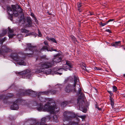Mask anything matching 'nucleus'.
<instances>
[{"mask_svg":"<svg viewBox=\"0 0 125 125\" xmlns=\"http://www.w3.org/2000/svg\"><path fill=\"white\" fill-rule=\"evenodd\" d=\"M26 44L27 47L25 50L29 52L27 53H23L24 55L22 56H20V54L16 52L13 53L11 54V57L12 59L20 65H26L24 57H32L39 53V52L36 50V46H32L30 43H28Z\"/></svg>","mask_w":125,"mask_h":125,"instance_id":"f257e3e1","label":"nucleus"},{"mask_svg":"<svg viewBox=\"0 0 125 125\" xmlns=\"http://www.w3.org/2000/svg\"><path fill=\"white\" fill-rule=\"evenodd\" d=\"M61 56V55L58 53L54 56V58L52 61L43 62L39 64V67L37 69L36 72L47 74L51 73L52 72L51 69L48 68L51 67L61 62L62 59Z\"/></svg>","mask_w":125,"mask_h":125,"instance_id":"f03ea898","label":"nucleus"},{"mask_svg":"<svg viewBox=\"0 0 125 125\" xmlns=\"http://www.w3.org/2000/svg\"><path fill=\"white\" fill-rule=\"evenodd\" d=\"M75 114L72 112L65 111L63 113L62 120L63 123V125H78V123L79 120L76 118L73 121H69L68 123L65 124V123L70 120H72L76 117Z\"/></svg>","mask_w":125,"mask_h":125,"instance_id":"7ed1b4c3","label":"nucleus"},{"mask_svg":"<svg viewBox=\"0 0 125 125\" xmlns=\"http://www.w3.org/2000/svg\"><path fill=\"white\" fill-rule=\"evenodd\" d=\"M35 106H36V108L37 110L39 111H46L49 112L51 114L56 113L55 109H57L56 106H52L50 105V101L46 104L44 107L42 103L35 102L34 103Z\"/></svg>","mask_w":125,"mask_h":125,"instance_id":"20e7f679","label":"nucleus"},{"mask_svg":"<svg viewBox=\"0 0 125 125\" xmlns=\"http://www.w3.org/2000/svg\"><path fill=\"white\" fill-rule=\"evenodd\" d=\"M15 5H12L11 7H8L7 8V11L10 15L9 18L11 20H12L13 15L15 17L19 16V13H21L23 12V10L19 6Z\"/></svg>","mask_w":125,"mask_h":125,"instance_id":"39448f33","label":"nucleus"},{"mask_svg":"<svg viewBox=\"0 0 125 125\" xmlns=\"http://www.w3.org/2000/svg\"><path fill=\"white\" fill-rule=\"evenodd\" d=\"M74 83L73 85H71L70 84L67 85L65 88V91L69 93L74 91L77 93H80L81 92V89L80 85L79 84V80L78 77L75 76L74 77Z\"/></svg>","mask_w":125,"mask_h":125,"instance_id":"423d86ee","label":"nucleus"},{"mask_svg":"<svg viewBox=\"0 0 125 125\" xmlns=\"http://www.w3.org/2000/svg\"><path fill=\"white\" fill-rule=\"evenodd\" d=\"M62 87V86L61 84H58L55 85L54 87V88H56L57 90L54 89L50 91H47L45 92H40L38 93V98L39 99L40 101L42 102H46L47 100L46 98L40 97V96H39V95L42 94L47 95L48 94L50 93L52 94H56L58 93V92H59L61 90Z\"/></svg>","mask_w":125,"mask_h":125,"instance_id":"0eeeda50","label":"nucleus"},{"mask_svg":"<svg viewBox=\"0 0 125 125\" xmlns=\"http://www.w3.org/2000/svg\"><path fill=\"white\" fill-rule=\"evenodd\" d=\"M50 119V116L49 115L46 116L45 117L42 118L41 120L40 124L37 122L36 120L32 118L27 119L26 122L31 123V124L30 125H47V124H44L46 121H49Z\"/></svg>","mask_w":125,"mask_h":125,"instance_id":"6e6552de","label":"nucleus"},{"mask_svg":"<svg viewBox=\"0 0 125 125\" xmlns=\"http://www.w3.org/2000/svg\"><path fill=\"white\" fill-rule=\"evenodd\" d=\"M72 67L71 63L69 62L66 61V64L64 66L63 68H55V70L56 71H54V73L61 75L62 74V71L63 70H64L65 71H67L68 70H70L71 68Z\"/></svg>","mask_w":125,"mask_h":125,"instance_id":"1a4fd4ad","label":"nucleus"},{"mask_svg":"<svg viewBox=\"0 0 125 125\" xmlns=\"http://www.w3.org/2000/svg\"><path fill=\"white\" fill-rule=\"evenodd\" d=\"M19 74L20 75L21 77L23 78H29L31 76V72L29 70L19 73Z\"/></svg>","mask_w":125,"mask_h":125,"instance_id":"9d476101","label":"nucleus"},{"mask_svg":"<svg viewBox=\"0 0 125 125\" xmlns=\"http://www.w3.org/2000/svg\"><path fill=\"white\" fill-rule=\"evenodd\" d=\"M23 101L21 99H19L15 101L13 103V104L10 107L11 109L13 110H16L19 108V105H21Z\"/></svg>","mask_w":125,"mask_h":125,"instance_id":"9b49d317","label":"nucleus"},{"mask_svg":"<svg viewBox=\"0 0 125 125\" xmlns=\"http://www.w3.org/2000/svg\"><path fill=\"white\" fill-rule=\"evenodd\" d=\"M20 92L21 93L19 94V96H24L28 94H33V96H34L36 95V93L35 92L30 89L25 91L23 90H21Z\"/></svg>","mask_w":125,"mask_h":125,"instance_id":"f8f14e48","label":"nucleus"},{"mask_svg":"<svg viewBox=\"0 0 125 125\" xmlns=\"http://www.w3.org/2000/svg\"><path fill=\"white\" fill-rule=\"evenodd\" d=\"M10 52V49L5 46H2L0 48V55H3L5 53Z\"/></svg>","mask_w":125,"mask_h":125,"instance_id":"ddd939ff","label":"nucleus"},{"mask_svg":"<svg viewBox=\"0 0 125 125\" xmlns=\"http://www.w3.org/2000/svg\"><path fill=\"white\" fill-rule=\"evenodd\" d=\"M81 102H79V108L84 113H86L87 110L86 108H83V106L85 104V102L83 100H82L80 101Z\"/></svg>","mask_w":125,"mask_h":125,"instance_id":"4468645a","label":"nucleus"},{"mask_svg":"<svg viewBox=\"0 0 125 125\" xmlns=\"http://www.w3.org/2000/svg\"><path fill=\"white\" fill-rule=\"evenodd\" d=\"M72 92L74 93H75L77 95H79V94L80 95V96H79L77 99V102L78 103H79V102H81L80 101L81 100H83L82 99H84V95L82 93L81 90V92L80 93H79L78 92L77 93L74 91H72Z\"/></svg>","mask_w":125,"mask_h":125,"instance_id":"2eb2a0df","label":"nucleus"},{"mask_svg":"<svg viewBox=\"0 0 125 125\" xmlns=\"http://www.w3.org/2000/svg\"><path fill=\"white\" fill-rule=\"evenodd\" d=\"M12 96V95L11 94H8L5 96V95H3L0 96V99H3V102L5 103H7V100L8 98H10Z\"/></svg>","mask_w":125,"mask_h":125,"instance_id":"dca6fc26","label":"nucleus"},{"mask_svg":"<svg viewBox=\"0 0 125 125\" xmlns=\"http://www.w3.org/2000/svg\"><path fill=\"white\" fill-rule=\"evenodd\" d=\"M26 21V26L28 27H32V25L31 18L30 17H27V18Z\"/></svg>","mask_w":125,"mask_h":125,"instance_id":"f3484780","label":"nucleus"},{"mask_svg":"<svg viewBox=\"0 0 125 125\" xmlns=\"http://www.w3.org/2000/svg\"><path fill=\"white\" fill-rule=\"evenodd\" d=\"M8 28L9 30L8 36L9 38L13 37L15 35V34H12L13 32V30L10 29L9 27H8Z\"/></svg>","mask_w":125,"mask_h":125,"instance_id":"a211bd4d","label":"nucleus"},{"mask_svg":"<svg viewBox=\"0 0 125 125\" xmlns=\"http://www.w3.org/2000/svg\"><path fill=\"white\" fill-rule=\"evenodd\" d=\"M121 42L120 41L112 43L111 45L115 48H118L121 45Z\"/></svg>","mask_w":125,"mask_h":125,"instance_id":"6ab92c4d","label":"nucleus"},{"mask_svg":"<svg viewBox=\"0 0 125 125\" xmlns=\"http://www.w3.org/2000/svg\"><path fill=\"white\" fill-rule=\"evenodd\" d=\"M52 120L53 122L57 123L58 120L57 119V117L56 115H55L53 116L52 118Z\"/></svg>","mask_w":125,"mask_h":125,"instance_id":"aec40b11","label":"nucleus"},{"mask_svg":"<svg viewBox=\"0 0 125 125\" xmlns=\"http://www.w3.org/2000/svg\"><path fill=\"white\" fill-rule=\"evenodd\" d=\"M46 39L50 41H51L52 42L55 43H57V42L55 39L53 38H50L48 36L46 37Z\"/></svg>","mask_w":125,"mask_h":125,"instance_id":"412c9836","label":"nucleus"},{"mask_svg":"<svg viewBox=\"0 0 125 125\" xmlns=\"http://www.w3.org/2000/svg\"><path fill=\"white\" fill-rule=\"evenodd\" d=\"M40 58L41 61L44 62H45L48 60V58L46 57V55L43 56L41 57Z\"/></svg>","mask_w":125,"mask_h":125,"instance_id":"4be33fe9","label":"nucleus"},{"mask_svg":"<svg viewBox=\"0 0 125 125\" xmlns=\"http://www.w3.org/2000/svg\"><path fill=\"white\" fill-rule=\"evenodd\" d=\"M48 50H50V49H48V47L47 46H43L41 49V51H45V50H47L48 51H50Z\"/></svg>","mask_w":125,"mask_h":125,"instance_id":"5701e85b","label":"nucleus"},{"mask_svg":"<svg viewBox=\"0 0 125 125\" xmlns=\"http://www.w3.org/2000/svg\"><path fill=\"white\" fill-rule=\"evenodd\" d=\"M7 32V30L6 29L3 30L2 31V33L0 34V37L4 36L6 34Z\"/></svg>","mask_w":125,"mask_h":125,"instance_id":"b1692460","label":"nucleus"},{"mask_svg":"<svg viewBox=\"0 0 125 125\" xmlns=\"http://www.w3.org/2000/svg\"><path fill=\"white\" fill-rule=\"evenodd\" d=\"M113 92L116 93H118L117 88L115 86H114L112 87Z\"/></svg>","mask_w":125,"mask_h":125,"instance_id":"393cba45","label":"nucleus"},{"mask_svg":"<svg viewBox=\"0 0 125 125\" xmlns=\"http://www.w3.org/2000/svg\"><path fill=\"white\" fill-rule=\"evenodd\" d=\"M68 104V102L67 101H65L62 103L61 105L62 107H63L66 106Z\"/></svg>","mask_w":125,"mask_h":125,"instance_id":"a878e982","label":"nucleus"},{"mask_svg":"<svg viewBox=\"0 0 125 125\" xmlns=\"http://www.w3.org/2000/svg\"><path fill=\"white\" fill-rule=\"evenodd\" d=\"M110 104L112 107H113L114 106V102L113 99L110 97Z\"/></svg>","mask_w":125,"mask_h":125,"instance_id":"bb28decb","label":"nucleus"},{"mask_svg":"<svg viewBox=\"0 0 125 125\" xmlns=\"http://www.w3.org/2000/svg\"><path fill=\"white\" fill-rule=\"evenodd\" d=\"M21 32L22 33H27L29 31L26 30L24 29H21Z\"/></svg>","mask_w":125,"mask_h":125,"instance_id":"cd10ccee","label":"nucleus"},{"mask_svg":"<svg viewBox=\"0 0 125 125\" xmlns=\"http://www.w3.org/2000/svg\"><path fill=\"white\" fill-rule=\"evenodd\" d=\"M82 3L80 2H78L77 3V7L78 8V10H79L80 9H79L80 7H81Z\"/></svg>","mask_w":125,"mask_h":125,"instance_id":"c85d7f7f","label":"nucleus"},{"mask_svg":"<svg viewBox=\"0 0 125 125\" xmlns=\"http://www.w3.org/2000/svg\"><path fill=\"white\" fill-rule=\"evenodd\" d=\"M6 40V38L5 37H4L1 40V39H0V42L1 43H2L3 42L5 41Z\"/></svg>","mask_w":125,"mask_h":125,"instance_id":"c756f323","label":"nucleus"},{"mask_svg":"<svg viewBox=\"0 0 125 125\" xmlns=\"http://www.w3.org/2000/svg\"><path fill=\"white\" fill-rule=\"evenodd\" d=\"M107 23H102V22H100V25L101 26H103L105 25H106V24H107Z\"/></svg>","mask_w":125,"mask_h":125,"instance_id":"7c9ffc66","label":"nucleus"},{"mask_svg":"<svg viewBox=\"0 0 125 125\" xmlns=\"http://www.w3.org/2000/svg\"><path fill=\"white\" fill-rule=\"evenodd\" d=\"M78 116L81 118L82 119H84L86 117V116L85 115H80Z\"/></svg>","mask_w":125,"mask_h":125,"instance_id":"2f4dec72","label":"nucleus"},{"mask_svg":"<svg viewBox=\"0 0 125 125\" xmlns=\"http://www.w3.org/2000/svg\"><path fill=\"white\" fill-rule=\"evenodd\" d=\"M107 92L110 94L111 96H112L113 95V93H112V92L111 91L107 90Z\"/></svg>","mask_w":125,"mask_h":125,"instance_id":"473e14b6","label":"nucleus"},{"mask_svg":"<svg viewBox=\"0 0 125 125\" xmlns=\"http://www.w3.org/2000/svg\"><path fill=\"white\" fill-rule=\"evenodd\" d=\"M48 51H54L56 52H57V50L56 49H53L52 48H51V49H50V50H48Z\"/></svg>","mask_w":125,"mask_h":125,"instance_id":"72a5a7b5","label":"nucleus"},{"mask_svg":"<svg viewBox=\"0 0 125 125\" xmlns=\"http://www.w3.org/2000/svg\"><path fill=\"white\" fill-rule=\"evenodd\" d=\"M95 108H96L98 110H101V108H99L98 106L97 105H95Z\"/></svg>","mask_w":125,"mask_h":125,"instance_id":"f704fd0d","label":"nucleus"},{"mask_svg":"<svg viewBox=\"0 0 125 125\" xmlns=\"http://www.w3.org/2000/svg\"><path fill=\"white\" fill-rule=\"evenodd\" d=\"M44 44L47 45V46H48L49 45H48V43H47V42L46 41H44Z\"/></svg>","mask_w":125,"mask_h":125,"instance_id":"c9c22d12","label":"nucleus"},{"mask_svg":"<svg viewBox=\"0 0 125 125\" xmlns=\"http://www.w3.org/2000/svg\"><path fill=\"white\" fill-rule=\"evenodd\" d=\"M38 33H39L38 36L39 37H41L42 36V35L41 34V32L40 31H39V30H38Z\"/></svg>","mask_w":125,"mask_h":125,"instance_id":"e433bc0d","label":"nucleus"},{"mask_svg":"<svg viewBox=\"0 0 125 125\" xmlns=\"http://www.w3.org/2000/svg\"><path fill=\"white\" fill-rule=\"evenodd\" d=\"M95 69L97 70H101L102 69L101 68L98 67H95Z\"/></svg>","mask_w":125,"mask_h":125,"instance_id":"4c0bfd02","label":"nucleus"},{"mask_svg":"<svg viewBox=\"0 0 125 125\" xmlns=\"http://www.w3.org/2000/svg\"><path fill=\"white\" fill-rule=\"evenodd\" d=\"M83 68L85 71L88 72V71L87 69H86V67L85 66H83Z\"/></svg>","mask_w":125,"mask_h":125,"instance_id":"58836bf2","label":"nucleus"},{"mask_svg":"<svg viewBox=\"0 0 125 125\" xmlns=\"http://www.w3.org/2000/svg\"><path fill=\"white\" fill-rule=\"evenodd\" d=\"M30 15L33 18L35 17L34 14L32 13H31Z\"/></svg>","mask_w":125,"mask_h":125,"instance_id":"ea45409f","label":"nucleus"},{"mask_svg":"<svg viewBox=\"0 0 125 125\" xmlns=\"http://www.w3.org/2000/svg\"><path fill=\"white\" fill-rule=\"evenodd\" d=\"M113 20H114L113 19H110L109 20H108V21H107V23H108L110 22L113 21Z\"/></svg>","mask_w":125,"mask_h":125,"instance_id":"a19ab883","label":"nucleus"},{"mask_svg":"<svg viewBox=\"0 0 125 125\" xmlns=\"http://www.w3.org/2000/svg\"><path fill=\"white\" fill-rule=\"evenodd\" d=\"M106 31L107 32H109V33H111V31L109 29H106Z\"/></svg>","mask_w":125,"mask_h":125,"instance_id":"79ce46f5","label":"nucleus"},{"mask_svg":"<svg viewBox=\"0 0 125 125\" xmlns=\"http://www.w3.org/2000/svg\"><path fill=\"white\" fill-rule=\"evenodd\" d=\"M73 39L74 40V41L75 42L77 41V40H76V39H75V37H73Z\"/></svg>","mask_w":125,"mask_h":125,"instance_id":"37998d69","label":"nucleus"},{"mask_svg":"<svg viewBox=\"0 0 125 125\" xmlns=\"http://www.w3.org/2000/svg\"><path fill=\"white\" fill-rule=\"evenodd\" d=\"M33 18H34V20H35V21L36 22V21H38L37 20V19L36 18V17H34Z\"/></svg>","mask_w":125,"mask_h":125,"instance_id":"c03bdc74","label":"nucleus"},{"mask_svg":"<svg viewBox=\"0 0 125 125\" xmlns=\"http://www.w3.org/2000/svg\"><path fill=\"white\" fill-rule=\"evenodd\" d=\"M89 13L90 14V15H92L94 14L93 12H90Z\"/></svg>","mask_w":125,"mask_h":125,"instance_id":"a18cd8bd","label":"nucleus"},{"mask_svg":"<svg viewBox=\"0 0 125 125\" xmlns=\"http://www.w3.org/2000/svg\"><path fill=\"white\" fill-rule=\"evenodd\" d=\"M39 57L38 58H36V60H37L38 59H39Z\"/></svg>","mask_w":125,"mask_h":125,"instance_id":"49530a36","label":"nucleus"},{"mask_svg":"<svg viewBox=\"0 0 125 125\" xmlns=\"http://www.w3.org/2000/svg\"><path fill=\"white\" fill-rule=\"evenodd\" d=\"M19 35H20V36H21V35H20H20H18V36Z\"/></svg>","mask_w":125,"mask_h":125,"instance_id":"de8ad7c7","label":"nucleus"},{"mask_svg":"<svg viewBox=\"0 0 125 125\" xmlns=\"http://www.w3.org/2000/svg\"><path fill=\"white\" fill-rule=\"evenodd\" d=\"M58 112V110H56V112Z\"/></svg>","mask_w":125,"mask_h":125,"instance_id":"09e8293b","label":"nucleus"}]
</instances>
